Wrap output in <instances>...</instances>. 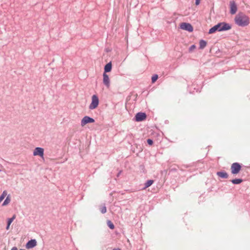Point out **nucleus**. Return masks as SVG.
I'll list each match as a JSON object with an SVG mask.
<instances>
[{
  "mask_svg": "<svg viewBox=\"0 0 250 250\" xmlns=\"http://www.w3.org/2000/svg\"><path fill=\"white\" fill-rule=\"evenodd\" d=\"M235 23L240 26H246L250 23V18L243 13H239L235 17Z\"/></svg>",
  "mask_w": 250,
  "mask_h": 250,
  "instance_id": "obj_1",
  "label": "nucleus"
},
{
  "mask_svg": "<svg viewBox=\"0 0 250 250\" xmlns=\"http://www.w3.org/2000/svg\"><path fill=\"white\" fill-rule=\"evenodd\" d=\"M230 169L232 174H237L240 172L241 166L238 163H234L231 165Z\"/></svg>",
  "mask_w": 250,
  "mask_h": 250,
  "instance_id": "obj_2",
  "label": "nucleus"
},
{
  "mask_svg": "<svg viewBox=\"0 0 250 250\" xmlns=\"http://www.w3.org/2000/svg\"><path fill=\"white\" fill-rule=\"evenodd\" d=\"M218 31L228 30L231 28V26L225 22H221L216 25Z\"/></svg>",
  "mask_w": 250,
  "mask_h": 250,
  "instance_id": "obj_3",
  "label": "nucleus"
},
{
  "mask_svg": "<svg viewBox=\"0 0 250 250\" xmlns=\"http://www.w3.org/2000/svg\"><path fill=\"white\" fill-rule=\"evenodd\" d=\"M99 104V99L98 97L94 95L92 97V102L89 105V108L93 109L96 108Z\"/></svg>",
  "mask_w": 250,
  "mask_h": 250,
  "instance_id": "obj_4",
  "label": "nucleus"
},
{
  "mask_svg": "<svg viewBox=\"0 0 250 250\" xmlns=\"http://www.w3.org/2000/svg\"><path fill=\"white\" fill-rule=\"evenodd\" d=\"M95 122L94 119L89 117L85 116H84L81 120V125L82 126H85L86 124L89 123H93Z\"/></svg>",
  "mask_w": 250,
  "mask_h": 250,
  "instance_id": "obj_5",
  "label": "nucleus"
},
{
  "mask_svg": "<svg viewBox=\"0 0 250 250\" xmlns=\"http://www.w3.org/2000/svg\"><path fill=\"white\" fill-rule=\"evenodd\" d=\"M180 28L185 30L188 31L189 32H192L193 28L192 25L188 23L183 22L180 24Z\"/></svg>",
  "mask_w": 250,
  "mask_h": 250,
  "instance_id": "obj_6",
  "label": "nucleus"
},
{
  "mask_svg": "<svg viewBox=\"0 0 250 250\" xmlns=\"http://www.w3.org/2000/svg\"><path fill=\"white\" fill-rule=\"evenodd\" d=\"M146 118V115L145 113L139 112L135 116V120L137 122H141L145 120Z\"/></svg>",
  "mask_w": 250,
  "mask_h": 250,
  "instance_id": "obj_7",
  "label": "nucleus"
},
{
  "mask_svg": "<svg viewBox=\"0 0 250 250\" xmlns=\"http://www.w3.org/2000/svg\"><path fill=\"white\" fill-rule=\"evenodd\" d=\"M44 154V149L41 147H36L33 152L34 156H40L41 157H43Z\"/></svg>",
  "mask_w": 250,
  "mask_h": 250,
  "instance_id": "obj_8",
  "label": "nucleus"
},
{
  "mask_svg": "<svg viewBox=\"0 0 250 250\" xmlns=\"http://www.w3.org/2000/svg\"><path fill=\"white\" fill-rule=\"evenodd\" d=\"M103 83L107 88L110 87V80L107 74L105 73L103 74Z\"/></svg>",
  "mask_w": 250,
  "mask_h": 250,
  "instance_id": "obj_9",
  "label": "nucleus"
},
{
  "mask_svg": "<svg viewBox=\"0 0 250 250\" xmlns=\"http://www.w3.org/2000/svg\"><path fill=\"white\" fill-rule=\"evenodd\" d=\"M230 12L231 14L233 15L236 13L237 10L236 4L234 1H230Z\"/></svg>",
  "mask_w": 250,
  "mask_h": 250,
  "instance_id": "obj_10",
  "label": "nucleus"
},
{
  "mask_svg": "<svg viewBox=\"0 0 250 250\" xmlns=\"http://www.w3.org/2000/svg\"><path fill=\"white\" fill-rule=\"evenodd\" d=\"M37 245V242L36 240L32 239L30 241H29L26 245V248L27 249H31L33 247H35Z\"/></svg>",
  "mask_w": 250,
  "mask_h": 250,
  "instance_id": "obj_11",
  "label": "nucleus"
},
{
  "mask_svg": "<svg viewBox=\"0 0 250 250\" xmlns=\"http://www.w3.org/2000/svg\"><path fill=\"white\" fill-rule=\"evenodd\" d=\"M111 68H112L111 63V62L108 63L104 66V73H106V72H110L111 70Z\"/></svg>",
  "mask_w": 250,
  "mask_h": 250,
  "instance_id": "obj_12",
  "label": "nucleus"
},
{
  "mask_svg": "<svg viewBox=\"0 0 250 250\" xmlns=\"http://www.w3.org/2000/svg\"><path fill=\"white\" fill-rule=\"evenodd\" d=\"M217 175L222 178H227L228 177V174L226 172L220 171L217 173Z\"/></svg>",
  "mask_w": 250,
  "mask_h": 250,
  "instance_id": "obj_13",
  "label": "nucleus"
},
{
  "mask_svg": "<svg viewBox=\"0 0 250 250\" xmlns=\"http://www.w3.org/2000/svg\"><path fill=\"white\" fill-rule=\"evenodd\" d=\"M200 48L203 49L207 45V42L204 40H201L199 42Z\"/></svg>",
  "mask_w": 250,
  "mask_h": 250,
  "instance_id": "obj_14",
  "label": "nucleus"
},
{
  "mask_svg": "<svg viewBox=\"0 0 250 250\" xmlns=\"http://www.w3.org/2000/svg\"><path fill=\"white\" fill-rule=\"evenodd\" d=\"M231 181L234 184H239L242 182L243 180L241 179H235L232 180Z\"/></svg>",
  "mask_w": 250,
  "mask_h": 250,
  "instance_id": "obj_15",
  "label": "nucleus"
},
{
  "mask_svg": "<svg viewBox=\"0 0 250 250\" xmlns=\"http://www.w3.org/2000/svg\"><path fill=\"white\" fill-rule=\"evenodd\" d=\"M217 31H218L217 30V28L216 27V26L215 25V26H214L213 27H212V28H211L209 29L208 33L209 34H213V33H215Z\"/></svg>",
  "mask_w": 250,
  "mask_h": 250,
  "instance_id": "obj_16",
  "label": "nucleus"
},
{
  "mask_svg": "<svg viewBox=\"0 0 250 250\" xmlns=\"http://www.w3.org/2000/svg\"><path fill=\"white\" fill-rule=\"evenodd\" d=\"M10 197L9 196H8L6 199L4 200V201L3 202V204H2V206H6L7 205V204H8L10 202Z\"/></svg>",
  "mask_w": 250,
  "mask_h": 250,
  "instance_id": "obj_17",
  "label": "nucleus"
},
{
  "mask_svg": "<svg viewBox=\"0 0 250 250\" xmlns=\"http://www.w3.org/2000/svg\"><path fill=\"white\" fill-rule=\"evenodd\" d=\"M153 183V181L150 180L146 182V183L145 184V188H147L149 187H150L152 184Z\"/></svg>",
  "mask_w": 250,
  "mask_h": 250,
  "instance_id": "obj_18",
  "label": "nucleus"
},
{
  "mask_svg": "<svg viewBox=\"0 0 250 250\" xmlns=\"http://www.w3.org/2000/svg\"><path fill=\"white\" fill-rule=\"evenodd\" d=\"M7 195V192L6 191H4L1 196H0V202H1L5 197Z\"/></svg>",
  "mask_w": 250,
  "mask_h": 250,
  "instance_id": "obj_19",
  "label": "nucleus"
},
{
  "mask_svg": "<svg viewBox=\"0 0 250 250\" xmlns=\"http://www.w3.org/2000/svg\"><path fill=\"white\" fill-rule=\"evenodd\" d=\"M107 224L109 228L112 229H114V225L111 221H108Z\"/></svg>",
  "mask_w": 250,
  "mask_h": 250,
  "instance_id": "obj_20",
  "label": "nucleus"
},
{
  "mask_svg": "<svg viewBox=\"0 0 250 250\" xmlns=\"http://www.w3.org/2000/svg\"><path fill=\"white\" fill-rule=\"evenodd\" d=\"M158 78V76L157 74L154 75L151 78L152 83H154Z\"/></svg>",
  "mask_w": 250,
  "mask_h": 250,
  "instance_id": "obj_21",
  "label": "nucleus"
},
{
  "mask_svg": "<svg viewBox=\"0 0 250 250\" xmlns=\"http://www.w3.org/2000/svg\"><path fill=\"white\" fill-rule=\"evenodd\" d=\"M15 218H16V215H14L12 218L8 219V223H9V225H11V224L13 221V220L15 219Z\"/></svg>",
  "mask_w": 250,
  "mask_h": 250,
  "instance_id": "obj_22",
  "label": "nucleus"
},
{
  "mask_svg": "<svg viewBox=\"0 0 250 250\" xmlns=\"http://www.w3.org/2000/svg\"><path fill=\"white\" fill-rule=\"evenodd\" d=\"M101 212L102 213H105L106 212V208L105 206H103L100 208Z\"/></svg>",
  "mask_w": 250,
  "mask_h": 250,
  "instance_id": "obj_23",
  "label": "nucleus"
},
{
  "mask_svg": "<svg viewBox=\"0 0 250 250\" xmlns=\"http://www.w3.org/2000/svg\"><path fill=\"white\" fill-rule=\"evenodd\" d=\"M147 142L148 145H152L153 144V141L150 139L147 140Z\"/></svg>",
  "mask_w": 250,
  "mask_h": 250,
  "instance_id": "obj_24",
  "label": "nucleus"
},
{
  "mask_svg": "<svg viewBox=\"0 0 250 250\" xmlns=\"http://www.w3.org/2000/svg\"><path fill=\"white\" fill-rule=\"evenodd\" d=\"M196 46L195 45H191L190 48H189V50L190 51H192L193 49H194L195 48Z\"/></svg>",
  "mask_w": 250,
  "mask_h": 250,
  "instance_id": "obj_25",
  "label": "nucleus"
},
{
  "mask_svg": "<svg viewBox=\"0 0 250 250\" xmlns=\"http://www.w3.org/2000/svg\"><path fill=\"white\" fill-rule=\"evenodd\" d=\"M200 0H195V4H196V5H199V3H200Z\"/></svg>",
  "mask_w": 250,
  "mask_h": 250,
  "instance_id": "obj_26",
  "label": "nucleus"
},
{
  "mask_svg": "<svg viewBox=\"0 0 250 250\" xmlns=\"http://www.w3.org/2000/svg\"><path fill=\"white\" fill-rule=\"evenodd\" d=\"M10 225H9V223H8V222H7V227H6V229H7V230L9 229V227H10Z\"/></svg>",
  "mask_w": 250,
  "mask_h": 250,
  "instance_id": "obj_27",
  "label": "nucleus"
},
{
  "mask_svg": "<svg viewBox=\"0 0 250 250\" xmlns=\"http://www.w3.org/2000/svg\"><path fill=\"white\" fill-rule=\"evenodd\" d=\"M11 250H18V249L17 247H14L12 248Z\"/></svg>",
  "mask_w": 250,
  "mask_h": 250,
  "instance_id": "obj_28",
  "label": "nucleus"
},
{
  "mask_svg": "<svg viewBox=\"0 0 250 250\" xmlns=\"http://www.w3.org/2000/svg\"><path fill=\"white\" fill-rule=\"evenodd\" d=\"M113 250H121L120 249H113Z\"/></svg>",
  "mask_w": 250,
  "mask_h": 250,
  "instance_id": "obj_29",
  "label": "nucleus"
}]
</instances>
